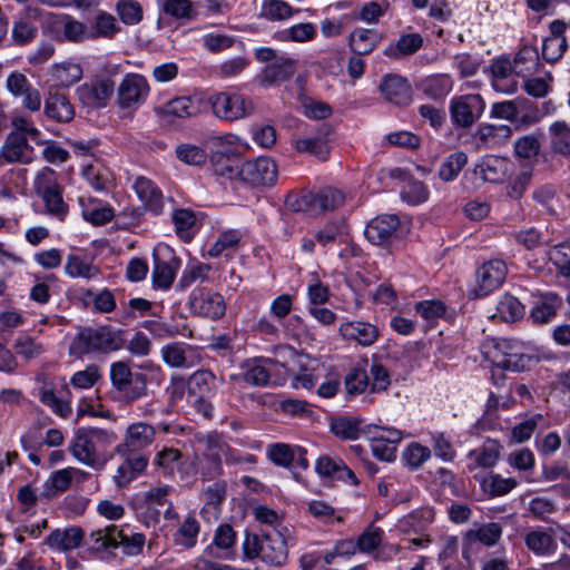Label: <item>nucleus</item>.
Listing matches in <instances>:
<instances>
[{"label": "nucleus", "mask_w": 570, "mask_h": 570, "mask_svg": "<svg viewBox=\"0 0 570 570\" xmlns=\"http://www.w3.org/2000/svg\"><path fill=\"white\" fill-rule=\"evenodd\" d=\"M399 225L396 215H381L366 225L364 235L372 244L384 245L392 238Z\"/></svg>", "instance_id": "obj_19"}, {"label": "nucleus", "mask_w": 570, "mask_h": 570, "mask_svg": "<svg viewBox=\"0 0 570 570\" xmlns=\"http://www.w3.org/2000/svg\"><path fill=\"white\" fill-rule=\"evenodd\" d=\"M58 26L59 33L61 35L59 38L61 40L75 43L90 40L89 28L83 22L76 20L71 16H62L58 21Z\"/></svg>", "instance_id": "obj_35"}, {"label": "nucleus", "mask_w": 570, "mask_h": 570, "mask_svg": "<svg viewBox=\"0 0 570 570\" xmlns=\"http://www.w3.org/2000/svg\"><path fill=\"white\" fill-rule=\"evenodd\" d=\"M125 346V331L109 325L82 327L72 338L69 355L82 358L88 354H109Z\"/></svg>", "instance_id": "obj_1"}, {"label": "nucleus", "mask_w": 570, "mask_h": 570, "mask_svg": "<svg viewBox=\"0 0 570 570\" xmlns=\"http://www.w3.org/2000/svg\"><path fill=\"white\" fill-rule=\"evenodd\" d=\"M315 470L321 476L344 481L352 485L358 484L355 473L341 459H333L328 455L320 456Z\"/></svg>", "instance_id": "obj_21"}, {"label": "nucleus", "mask_w": 570, "mask_h": 570, "mask_svg": "<svg viewBox=\"0 0 570 570\" xmlns=\"http://www.w3.org/2000/svg\"><path fill=\"white\" fill-rule=\"evenodd\" d=\"M497 309L507 322H514L525 313L523 304L512 295H504L498 303Z\"/></svg>", "instance_id": "obj_52"}, {"label": "nucleus", "mask_w": 570, "mask_h": 570, "mask_svg": "<svg viewBox=\"0 0 570 570\" xmlns=\"http://www.w3.org/2000/svg\"><path fill=\"white\" fill-rule=\"evenodd\" d=\"M45 114L55 121L69 122L73 119L75 110L63 94L53 92L45 101Z\"/></svg>", "instance_id": "obj_29"}, {"label": "nucleus", "mask_w": 570, "mask_h": 570, "mask_svg": "<svg viewBox=\"0 0 570 570\" xmlns=\"http://www.w3.org/2000/svg\"><path fill=\"white\" fill-rule=\"evenodd\" d=\"M453 87L452 79L448 75L429 76L421 82L423 94L434 100L444 98Z\"/></svg>", "instance_id": "obj_38"}, {"label": "nucleus", "mask_w": 570, "mask_h": 570, "mask_svg": "<svg viewBox=\"0 0 570 570\" xmlns=\"http://www.w3.org/2000/svg\"><path fill=\"white\" fill-rule=\"evenodd\" d=\"M35 189L42 198L47 212L63 219L68 212V205L62 198V187L56 180V173L51 168H43L36 177Z\"/></svg>", "instance_id": "obj_5"}, {"label": "nucleus", "mask_w": 570, "mask_h": 570, "mask_svg": "<svg viewBox=\"0 0 570 570\" xmlns=\"http://www.w3.org/2000/svg\"><path fill=\"white\" fill-rule=\"evenodd\" d=\"M484 107L480 95L461 96L451 102V118L456 126L468 128L482 115Z\"/></svg>", "instance_id": "obj_11"}, {"label": "nucleus", "mask_w": 570, "mask_h": 570, "mask_svg": "<svg viewBox=\"0 0 570 570\" xmlns=\"http://www.w3.org/2000/svg\"><path fill=\"white\" fill-rule=\"evenodd\" d=\"M481 485L485 493L497 497L509 493L517 485V481L512 478L504 479L499 474H493L485 478Z\"/></svg>", "instance_id": "obj_55"}, {"label": "nucleus", "mask_w": 570, "mask_h": 570, "mask_svg": "<svg viewBox=\"0 0 570 570\" xmlns=\"http://www.w3.org/2000/svg\"><path fill=\"white\" fill-rule=\"evenodd\" d=\"M242 237V233L237 229H229L222 233L217 240L208 249V255L212 257H218L226 250L235 249Z\"/></svg>", "instance_id": "obj_50"}, {"label": "nucleus", "mask_w": 570, "mask_h": 570, "mask_svg": "<svg viewBox=\"0 0 570 570\" xmlns=\"http://www.w3.org/2000/svg\"><path fill=\"white\" fill-rule=\"evenodd\" d=\"M165 114L178 118H188L197 114V107L189 97H179L168 101Z\"/></svg>", "instance_id": "obj_60"}, {"label": "nucleus", "mask_w": 570, "mask_h": 570, "mask_svg": "<svg viewBox=\"0 0 570 570\" xmlns=\"http://www.w3.org/2000/svg\"><path fill=\"white\" fill-rule=\"evenodd\" d=\"M115 92V81L110 78L96 79L90 83H83L77 89L79 100L94 108H102Z\"/></svg>", "instance_id": "obj_15"}, {"label": "nucleus", "mask_w": 570, "mask_h": 570, "mask_svg": "<svg viewBox=\"0 0 570 570\" xmlns=\"http://www.w3.org/2000/svg\"><path fill=\"white\" fill-rule=\"evenodd\" d=\"M475 174L484 181L500 183L505 177V161L500 157L485 156L476 165Z\"/></svg>", "instance_id": "obj_37"}, {"label": "nucleus", "mask_w": 570, "mask_h": 570, "mask_svg": "<svg viewBox=\"0 0 570 570\" xmlns=\"http://www.w3.org/2000/svg\"><path fill=\"white\" fill-rule=\"evenodd\" d=\"M216 389V375L209 370L194 372L187 381V391L195 400L209 397Z\"/></svg>", "instance_id": "obj_26"}, {"label": "nucleus", "mask_w": 570, "mask_h": 570, "mask_svg": "<svg viewBox=\"0 0 570 570\" xmlns=\"http://www.w3.org/2000/svg\"><path fill=\"white\" fill-rule=\"evenodd\" d=\"M190 308L195 314L218 320L224 316L226 305L220 294L200 292L191 298Z\"/></svg>", "instance_id": "obj_20"}, {"label": "nucleus", "mask_w": 570, "mask_h": 570, "mask_svg": "<svg viewBox=\"0 0 570 570\" xmlns=\"http://www.w3.org/2000/svg\"><path fill=\"white\" fill-rule=\"evenodd\" d=\"M562 299L556 293H546L531 309L530 317L535 324L549 323L561 307Z\"/></svg>", "instance_id": "obj_33"}, {"label": "nucleus", "mask_w": 570, "mask_h": 570, "mask_svg": "<svg viewBox=\"0 0 570 570\" xmlns=\"http://www.w3.org/2000/svg\"><path fill=\"white\" fill-rule=\"evenodd\" d=\"M346 235V225L343 220H340L327 224L323 229L316 233L315 237L321 245L327 246L336 240H345Z\"/></svg>", "instance_id": "obj_58"}, {"label": "nucleus", "mask_w": 570, "mask_h": 570, "mask_svg": "<svg viewBox=\"0 0 570 570\" xmlns=\"http://www.w3.org/2000/svg\"><path fill=\"white\" fill-rule=\"evenodd\" d=\"M65 272L68 276L76 278L81 277L86 279L95 278L100 274L97 266L92 265L78 255H69L66 261Z\"/></svg>", "instance_id": "obj_43"}, {"label": "nucleus", "mask_w": 570, "mask_h": 570, "mask_svg": "<svg viewBox=\"0 0 570 570\" xmlns=\"http://www.w3.org/2000/svg\"><path fill=\"white\" fill-rule=\"evenodd\" d=\"M69 451L78 462L95 470H100L105 465V461L99 459L95 443L89 436L86 428H79L76 431L75 436L69 444Z\"/></svg>", "instance_id": "obj_14"}, {"label": "nucleus", "mask_w": 570, "mask_h": 570, "mask_svg": "<svg viewBox=\"0 0 570 570\" xmlns=\"http://www.w3.org/2000/svg\"><path fill=\"white\" fill-rule=\"evenodd\" d=\"M116 8L125 24H137L142 19V8L135 0H118Z\"/></svg>", "instance_id": "obj_62"}, {"label": "nucleus", "mask_w": 570, "mask_h": 570, "mask_svg": "<svg viewBox=\"0 0 570 570\" xmlns=\"http://www.w3.org/2000/svg\"><path fill=\"white\" fill-rule=\"evenodd\" d=\"M381 39L382 37L377 31L358 28L351 32L348 45L355 55L363 56L372 52Z\"/></svg>", "instance_id": "obj_32"}, {"label": "nucleus", "mask_w": 570, "mask_h": 570, "mask_svg": "<svg viewBox=\"0 0 570 570\" xmlns=\"http://www.w3.org/2000/svg\"><path fill=\"white\" fill-rule=\"evenodd\" d=\"M109 376L112 387L128 403L147 394V376L142 373H134L128 362L111 363Z\"/></svg>", "instance_id": "obj_3"}, {"label": "nucleus", "mask_w": 570, "mask_h": 570, "mask_svg": "<svg viewBox=\"0 0 570 570\" xmlns=\"http://www.w3.org/2000/svg\"><path fill=\"white\" fill-rule=\"evenodd\" d=\"M13 348L27 361L36 358L45 352L43 345L29 335L19 336L14 341Z\"/></svg>", "instance_id": "obj_61"}, {"label": "nucleus", "mask_w": 570, "mask_h": 570, "mask_svg": "<svg viewBox=\"0 0 570 570\" xmlns=\"http://www.w3.org/2000/svg\"><path fill=\"white\" fill-rule=\"evenodd\" d=\"M228 446L218 440L208 439L207 451L204 454L203 474L208 479H215L223 473L222 456Z\"/></svg>", "instance_id": "obj_30"}, {"label": "nucleus", "mask_w": 570, "mask_h": 570, "mask_svg": "<svg viewBox=\"0 0 570 570\" xmlns=\"http://www.w3.org/2000/svg\"><path fill=\"white\" fill-rule=\"evenodd\" d=\"M293 14L292 7L283 0H265L262 4L261 16L271 21L285 20Z\"/></svg>", "instance_id": "obj_48"}, {"label": "nucleus", "mask_w": 570, "mask_h": 570, "mask_svg": "<svg viewBox=\"0 0 570 570\" xmlns=\"http://www.w3.org/2000/svg\"><path fill=\"white\" fill-rule=\"evenodd\" d=\"M100 377V367L97 364H89L85 370L76 372L71 376L70 383L78 389H90Z\"/></svg>", "instance_id": "obj_63"}, {"label": "nucleus", "mask_w": 570, "mask_h": 570, "mask_svg": "<svg viewBox=\"0 0 570 570\" xmlns=\"http://www.w3.org/2000/svg\"><path fill=\"white\" fill-rule=\"evenodd\" d=\"M125 461L118 466L114 481L118 488H125L141 474L148 465V456L144 453L127 452Z\"/></svg>", "instance_id": "obj_18"}, {"label": "nucleus", "mask_w": 570, "mask_h": 570, "mask_svg": "<svg viewBox=\"0 0 570 570\" xmlns=\"http://www.w3.org/2000/svg\"><path fill=\"white\" fill-rule=\"evenodd\" d=\"M83 535V531L79 527L56 529L45 539V544L52 550L66 552L80 547Z\"/></svg>", "instance_id": "obj_23"}, {"label": "nucleus", "mask_w": 570, "mask_h": 570, "mask_svg": "<svg viewBox=\"0 0 570 570\" xmlns=\"http://www.w3.org/2000/svg\"><path fill=\"white\" fill-rule=\"evenodd\" d=\"M468 163V156L463 151L449 155L439 169V177L444 181H451L458 177Z\"/></svg>", "instance_id": "obj_47"}, {"label": "nucleus", "mask_w": 570, "mask_h": 570, "mask_svg": "<svg viewBox=\"0 0 570 570\" xmlns=\"http://www.w3.org/2000/svg\"><path fill=\"white\" fill-rule=\"evenodd\" d=\"M213 112L216 117L234 121L245 118L254 112V105L239 94L219 92L210 98Z\"/></svg>", "instance_id": "obj_7"}, {"label": "nucleus", "mask_w": 570, "mask_h": 570, "mask_svg": "<svg viewBox=\"0 0 570 570\" xmlns=\"http://www.w3.org/2000/svg\"><path fill=\"white\" fill-rule=\"evenodd\" d=\"M296 68V59L279 56L274 62L266 65L256 79L264 87L274 86L292 78Z\"/></svg>", "instance_id": "obj_17"}, {"label": "nucleus", "mask_w": 570, "mask_h": 570, "mask_svg": "<svg viewBox=\"0 0 570 570\" xmlns=\"http://www.w3.org/2000/svg\"><path fill=\"white\" fill-rule=\"evenodd\" d=\"M77 468H66L53 472L45 483V494L47 498L55 497L58 493L67 491L72 482Z\"/></svg>", "instance_id": "obj_41"}, {"label": "nucleus", "mask_w": 570, "mask_h": 570, "mask_svg": "<svg viewBox=\"0 0 570 570\" xmlns=\"http://www.w3.org/2000/svg\"><path fill=\"white\" fill-rule=\"evenodd\" d=\"M527 547L537 554H549L554 548L556 543L550 534L543 531H531L525 537Z\"/></svg>", "instance_id": "obj_49"}, {"label": "nucleus", "mask_w": 570, "mask_h": 570, "mask_svg": "<svg viewBox=\"0 0 570 570\" xmlns=\"http://www.w3.org/2000/svg\"><path fill=\"white\" fill-rule=\"evenodd\" d=\"M502 535V527L497 522H490L476 529L469 530L463 539V554L468 552V548L475 542H480L487 547L494 546Z\"/></svg>", "instance_id": "obj_28"}, {"label": "nucleus", "mask_w": 570, "mask_h": 570, "mask_svg": "<svg viewBox=\"0 0 570 570\" xmlns=\"http://www.w3.org/2000/svg\"><path fill=\"white\" fill-rule=\"evenodd\" d=\"M33 160V148L28 144L27 137L21 132H10L1 149L0 165L30 164Z\"/></svg>", "instance_id": "obj_13"}, {"label": "nucleus", "mask_w": 570, "mask_h": 570, "mask_svg": "<svg viewBox=\"0 0 570 570\" xmlns=\"http://www.w3.org/2000/svg\"><path fill=\"white\" fill-rule=\"evenodd\" d=\"M500 444L495 440H487L479 449L469 452L468 456L475 463V466L491 468L500 455Z\"/></svg>", "instance_id": "obj_42"}, {"label": "nucleus", "mask_w": 570, "mask_h": 570, "mask_svg": "<svg viewBox=\"0 0 570 570\" xmlns=\"http://www.w3.org/2000/svg\"><path fill=\"white\" fill-rule=\"evenodd\" d=\"M177 265L178 262L175 257H173L170 262H166L154 254V269L151 275L154 286L168 289L175 279Z\"/></svg>", "instance_id": "obj_36"}, {"label": "nucleus", "mask_w": 570, "mask_h": 570, "mask_svg": "<svg viewBox=\"0 0 570 570\" xmlns=\"http://www.w3.org/2000/svg\"><path fill=\"white\" fill-rule=\"evenodd\" d=\"M548 256L560 274L570 276V239L550 248Z\"/></svg>", "instance_id": "obj_53"}, {"label": "nucleus", "mask_w": 570, "mask_h": 570, "mask_svg": "<svg viewBox=\"0 0 570 570\" xmlns=\"http://www.w3.org/2000/svg\"><path fill=\"white\" fill-rule=\"evenodd\" d=\"M423 46V38L419 33L402 35L395 43L384 49V55L392 59L414 55Z\"/></svg>", "instance_id": "obj_34"}, {"label": "nucleus", "mask_w": 570, "mask_h": 570, "mask_svg": "<svg viewBox=\"0 0 570 570\" xmlns=\"http://www.w3.org/2000/svg\"><path fill=\"white\" fill-rule=\"evenodd\" d=\"M274 361L271 358H253L242 364L239 377L254 386H266L271 379V368Z\"/></svg>", "instance_id": "obj_22"}, {"label": "nucleus", "mask_w": 570, "mask_h": 570, "mask_svg": "<svg viewBox=\"0 0 570 570\" xmlns=\"http://www.w3.org/2000/svg\"><path fill=\"white\" fill-rule=\"evenodd\" d=\"M154 464L163 475L171 476L183 464V453L178 449L165 446L156 453Z\"/></svg>", "instance_id": "obj_39"}, {"label": "nucleus", "mask_w": 570, "mask_h": 570, "mask_svg": "<svg viewBox=\"0 0 570 570\" xmlns=\"http://www.w3.org/2000/svg\"><path fill=\"white\" fill-rule=\"evenodd\" d=\"M262 560L271 566L281 567L285 564L288 557L287 546L279 533L275 535L263 533Z\"/></svg>", "instance_id": "obj_25"}, {"label": "nucleus", "mask_w": 570, "mask_h": 570, "mask_svg": "<svg viewBox=\"0 0 570 570\" xmlns=\"http://www.w3.org/2000/svg\"><path fill=\"white\" fill-rule=\"evenodd\" d=\"M345 202L344 194L335 188L326 187L316 193H305L301 196L288 195L285 204L294 212L321 214L342 206Z\"/></svg>", "instance_id": "obj_2"}, {"label": "nucleus", "mask_w": 570, "mask_h": 570, "mask_svg": "<svg viewBox=\"0 0 570 570\" xmlns=\"http://www.w3.org/2000/svg\"><path fill=\"white\" fill-rule=\"evenodd\" d=\"M308 512L320 522L330 524L333 521L343 522V517L337 515L335 509L325 501L312 500L308 503Z\"/></svg>", "instance_id": "obj_57"}, {"label": "nucleus", "mask_w": 570, "mask_h": 570, "mask_svg": "<svg viewBox=\"0 0 570 570\" xmlns=\"http://www.w3.org/2000/svg\"><path fill=\"white\" fill-rule=\"evenodd\" d=\"M155 439L156 430L153 425L145 422L132 423L127 428L122 443L116 446V452L118 454L141 453L154 443Z\"/></svg>", "instance_id": "obj_12"}, {"label": "nucleus", "mask_w": 570, "mask_h": 570, "mask_svg": "<svg viewBox=\"0 0 570 570\" xmlns=\"http://www.w3.org/2000/svg\"><path fill=\"white\" fill-rule=\"evenodd\" d=\"M533 358L525 350L519 353L509 354L508 357H502L495 361V367L512 372H522L530 367Z\"/></svg>", "instance_id": "obj_51"}, {"label": "nucleus", "mask_w": 570, "mask_h": 570, "mask_svg": "<svg viewBox=\"0 0 570 570\" xmlns=\"http://www.w3.org/2000/svg\"><path fill=\"white\" fill-rule=\"evenodd\" d=\"M550 134L553 151L570 156V127L564 121H556L550 126Z\"/></svg>", "instance_id": "obj_45"}, {"label": "nucleus", "mask_w": 570, "mask_h": 570, "mask_svg": "<svg viewBox=\"0 0 570 570\" xmlns=\"http://www.w3.org/2000/svg\"><path fill=\"white\" fill-rule=\"evenodd\" d=\"M277 166L269 157L242 163L240 181L252 186H273L277 180Z\"/></svg>", "instance_id": "obj_8"}, {"label": "nucleus", "mask_w": 570, "mask_h": 570, "mask_svg": "<svg viewBox=\"0 0 570 570\" xmlns=\"http://www.w3.org/2000/svg\"><path fill=\"white\" fill-rule=\"evenodd\" d=\"M90 540L94 541L97 550L116 549L121 546L124 553L127 556L140 553L145 544V535L142 533H135L128 538L122 530L114 524L92 531Z\"/></svg>", "instance_id": "obj_4"}, {"label": "nucleus", "mask_w": 570, "mask_h": 570, "mask_svg": "<svg viewBox=\"0 0 570 570\" xmlns=\"http://www.w3.org/2000/svg\"><path fill=\"white\" fill-rule=\"evenodd\" d=\"M199 530V522L194 517H187L174 535L175 543L187 549L193 548Z\"/></svg>", "instance_id": "obj_46"}, {"label": "nucleus", "mask_w": 570, "mask_h": 570, "mask_svg": "<svg viewBox=\"0 0 570 570\" xmlns=\"http://www.w3.org/2000/svg\"><path fill=\"white\" fill-rule=\"evenodd\" d=\"M120 31L116 18L106 12H99L89 28L90 40L97 38L112 39Z\"/></svg>", "instance_id": "obj_40"}, {"label": "nucleus", "mask_w": 570, "mask_h": 570, "mask_svg": "<svg viewBox=\"0 0 570 570\" xmlns=\"http://www.w3.org/2000/svg\"><path fill=\"white\" fill-rule=\"evenodd\" d=\"M173 223L178 236L184 239H188L190 237L189 230L196 223V216L194 212L189 209H176L173 213Z\"/></svg>", "instance_id": "obj_64"}, {"label": "nucleus", "mask_w": 570, "mask_h": 570, "mask_svg": "<svg viewBox=\"0 0 570 570\" xmlns=\"http://www.w3.org/2000/svg\"><path fill=\"white\" fill-rule=\"evenodd\" d=\"M380 91L385 101L397 107L407 106L413 92L407 80L399 75H386L380 83Z\"/></svg>", "instance_id": "obj_16"}, {"label": "nucleus", "mask_w": 570, "mask_h": 570, "mask_svg": "<svg viewBox=\"0 0 570 570\" xmlns=\"http://www.w3.org/2000/svg\"><path fill=\"white\" fill-rule=\"evenodd\" d=\"M147 79L139 73L125 76L117 89V104L121 109H129L142 104L149 95Z\"/></svg>", "instance_id": "obj_9"}, {"label": "nucleus", "mask_w": 570, "mask_h": 570, "mask_svg": "<svg viewBox=\"0 0 570 570\" xmlns=\"http://www.w3.org/2000/svg\"><path fill=\"white\" fill-rule=\"evenodd\" d=\"M508 274L507 264L502 259H490L475 272V287L469 292L470 298L485 297L498 289Z\"/></svg>", "instance_id": "obj_6"}, {"label": "nucleus", "mask_w": 570, "mask_h": 570, "mask_svg": "<svg viewBox=\"0 0 570 570\" xmlns=\"http://www.w3.org/2000/svg\"><path fill=\"white\" fill-rule=\"evenodd\" d=\"M331 431L344 440H356L360 435V421L352 417L334 419L331 423Z\"/></svg>", "instance_id": "obj_54"}, {"label": "nucleus", "mask_w": 570, "mask_h": 570, "mask_svg": "<svg viewBox=\"0 0 570 570\" xmlns=\"http://www.w3.org/2000/svg\"><path fill=\"white\" fill-rule=\"evenodd\" d=\"M322 134L317 137L297 139L295 141V149L298 153H306L313 155L321 160L327 159L330 155V147L325 141L324 137H326L332 129L326 124L322 125Z\"/></svg>", "instance_id": "obj_31"}, {"label": "nucleus", "mask_w": 570, "mask_h": 570, "mask_svg": "<svg viewBox=\"0 0 570 570\" xmlns=\"http://www.w3.org/2000/svg\"><path fill=\"white\" fill-rule=\"evenodd\" d=\"M430 456V449L416 442H412L402 454V459L411 470L419 469Z\"/></svg>", "instance_id": "obj_56"}, {"label": "nucleus", "mask_w": 570, "mask_h": 570, "mask_svg": "<svg viewBox=\"0 0 570 570\" xmlns=\"http://www.w3.org/2000/svg\"><path fill=\"white\" fill-rule=\"evenodd\" d=\"M401 198L411 205H419L429 198V190L424 183L411 179L401 190Z\"/></svg>", "instance_id": "obj_59"}, {"label": "nucleus", "mask_w": 570, "mask_h": 570, "mask_svg": "<svg viewBox=\"0 0 570 570\" xmlns=\"http://www.w3.org/2000/svg\"><path fill=\"white\" fill-rule=\"evenodd\" d=\"M216 175L229 180L240 181L242 163L224 154H215L212 158Z\"/></svg>", "instance_id": "obj_44"}, {"label": "nucleus", "mask_w": 570, "mask_h": 570, "mask_svg": "<svg viewBox=\"0 0 570 570\" xmlns=\"http://www.w3.org/2000/svg\"><path fill=\"white\" fill-rule=\"evenodd\" d=\"M160 355L166 365L175 368H191L202 361L199 348L184 342L165 344Z\"/></svg>", "instance_id": "obj_10"}, {"label": "nucleus", "mask_w": 570, "mask_h": 570, "mask_svg": "<svg viewBox=\"0 0 570 570\" xmlns=\"http://www.w3.org/2000/svg\"><path fill=\"white\" fill-rule=\"evenodd\" d=\"M135 190L147 210L155 215L161 213L164 206L163 194L151 180L145 177L137 178Z\"/></svg>", "instance_id": "obj_27"}, {"label": "nucleus", "mask_w": 570, "mask_h": 570, "mask_svg": "<svg viewBox=\"0 0 570 570\" xmlns=\"http://www.w3.org/2000/svg\"><path fill=\"white\" fill-rule=\"evenodd\" d=\"M340 334L345 340L355 341L363 346H370L377 340L379 330L371 323L354 321L343 323L340 326Z\"/></svg>", "instance_id": "obj_24"}]
</instances>
